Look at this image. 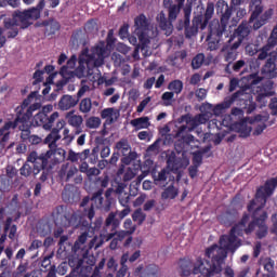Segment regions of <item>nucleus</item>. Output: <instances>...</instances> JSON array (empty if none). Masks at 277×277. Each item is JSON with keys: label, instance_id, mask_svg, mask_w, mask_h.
<instances>
[{"label": "nucleus", "instance_id": "24", "mask_svg": "<svg viewBox=\"0 0 277 277\" xmlns=\"http://www.w3.org/2000/svg\"><path fill=\"white\" fill-rule=\"evenodd\" d=\"M179 267H180V276H182V277L192 276V268H193V274H196V273H194V269L196 267V262L194 264V262H192L187 258L180 259Z\"/></svg>", "mask_w": 277, "mask_h": 277}, {"label": "nucleus", "instance_id": "28", "mask_svg": "<svg viewBox=\"0 0 277 277\" xmlns=\"http://www.w3.org/2000/svg\"><path fill=\"white\" fill-rule=\"evenodd\" d=\"M268 120H269V116L267 114H265V115H255L254 116V121L255 122H263V123H260L255 127L253 134L261 135V133H263V131H265L267 129V124H265V122H267Z\"/></svg>", "mask_w": 277, "mask_h": 277}, {"label": "nucleus", "instance_id": "22", "mask_svg": "<svg viewBox=\"0 0 277 277\" xmlns=\"http://www.w3.org/2000/svg\"><path fill=\"white\" fill-rule=\"evenodd\" d=\"M92 202H98L97 209L102 211H111V199H104L103 198V188L95 192L91 198Z\"/></svg>", "mask_w": 277, "mask_h": 277}, {"label": "nucleus", "instance_id": "49", "mask_svg": "<svg viewBox=\"0 0 277 277\" xmlns=\"http://www.w3.org/2000/svg\"><path fill=\"white\" fill-rule=\"evenodd\" d=\"M186 57H187V51L186 50L176 51L173 54V57L171 58V62H173V64H176L179 61L180 62H185Z\"/></svg>", "mask_w": 277, "mask_h": 277}, {"label": "nucleus", "instance_id": "43", "mask_svg": "<svg viewBox=\"0 0 277 277\" xmlns=\"http://www.w3.org/2000/svg\"><path fill=\"white\" fill-rule=\"evenodd\" d=\"M233 105V103L230 102V98L227 97L223 103L217 104L214 109L213 113L215 116H220V114H222L224 111V109H229V107Z\"/></svg>", "mask_w": 277, "mask_h": 277}, {"label": "nucleus", "instance_id": "30", "mask_svg": "<svg viewBox=\"0 0 277 277\" xmlns=\"http://www.w3.org/2000/svg\"><path fill=\"white\" fill-rule=\"evenodd\" d=\"M242 68H246V61L239 60L234 63L232 61L225 66V72H227V75H232L233 72H241Z\"/></svg>", "mask_w": 277, "mask_h": 277}, {"label": "nucleus", "instance_id": "47", "mask_svg": "<svg viewBox=\"0 0 277 277\" xmlns=\"http://www.w3.org/2000/svg\"><path fill=\"white\" fill-rule=\"evenodd\" d=\"M205 63V54L199 53L197 54L193 61H192V67L194 70H198V68H200L202 66V64Z\"/></svg>", "mask_w": 277, "mask_h": 277}, {"label": "nucleus", "instance_id": "31", "mask_svg": "<svg viewBox=\"0 0 277 277\" xmlns=\"http://www.w3.org/2000/svg\"><path fill=\"white\" fill-rule=\"evenodd\" d=\"M179 196V188L174 187V183L170 184L161 193L162 200H174Z\"/></svg>", "mask_w": 277, "mask_h": 277}, {"label": "nucleus", "instance_id": "44", "mask_svg": "<svg viewBox=\"0 0 277 277\" xmlns=\"http://www.w3.org/2000/svg\"><path fill=\"white\" fill-rule=\"evenodd\" d=\"M155 185H161V183H166L168 181V171L162 169L158 174H153Z\"/></svg>", "mask_w": 277, "mask_h": 277}, {"label": "nucleus", "instance_id": "34", "mask_svg": "<svg viewBox=\"0 0 277 277\" xmlns=\"http://www.w3.org/2000/svg\"><path fill=\"white\" fill-rule=\"evenodd\" d=\"M140 277H161L159 266L155 264L147 265Z\"/></svg>", "mask_w": 277, "mask_h": 277}, {"label": "nucleus", "instance_id": "8", "mask_svg": "<svg viewBox=\"0 0 277 277\" xmlns=\"http://www.w3.org/2000/svg\"><path fill=\"white\" fill-rule=\"evenodd\" d=\"M44 9V0H40L37 6L28 10H17L13 13V18L22 29H27L30 25H34V21L40 18V12Z\"/></svg>", "mask_w": 277, "mask_h": 277}, {"label": "nucleus", "instance_id": "48", "mask_svg": "<svg viewBox=\"0 0 277 277\" xmlns=\"http://www.w3.org/2000/svg\"><path fill=\"white\" fill-rule=\"evenodd\" d=\"M87 129H98L101 127V118L90 117L85 121Z\"/></svg>", "mask_w": 277, "mask_h": 277}, {"label": "nucleus", "instance_id": "41", "mask_svg": "<svg viewBox=\"0 0 277 277\" xmlns=\"http://www.w3.org/2000/svg\"><path fill=\"white\" fill-rule=\"evenodd\" d=\"M8 230H10L9 239H14V237H16L17 227L16 225H12V217H8L5 221L4 233H8Z\"/></svg>", "mask_w": 277, "mask_h": 277}, {"label": "nucleus", "instance_id": "9", "mask_svg": "<svg viewBox=\"0 0 277 277\" xmlns=\"http://www.w3.org/2000/svg\"><path fill=\"white\" fill-rule=\"evenodd\" d=\"M261 0H251L250 8H253L249 23H253L254 31H259L261 27L269 23V18L274 16V9H268L263 13V6Z\"/></svg>", "mask_w": 277, "mask_h": 277}, {"label": "nucleus", "instance_id": "20", "mask_svg": "<svg viewBox=\"0 0 277 277\" xmlns=\"http://www.w3.org/2000/svg\"><path fill=\"white\" fill-rule=\"evenodd\" d=\"M239 47H241L240 43H237L236 41L234 42H228L225 43L221 50L222 53H225L224 54V57H225V62H235V60H237V55H238V52H237V49H239Z\"/></svg>", "mask_w": 277, "mask_h": 277}, {"label": "nucleus", "instance_id": "45", "mask_svg": "<svg viewBox=\"0 0 277 277\" xmlns=\"http://www.w3.org/2000/svg\"><path fill=\"white\" fill-rule=\"evenodd\" d=\"M272 49H274V47L271 45L269 43H266L264 47H262V49H260L258 60H260V61L267 60L269 57V55L272 54V53H269V51H272Z\"/></svg>", "mask_w": 277, "mask_h": 277}, {"label": "nucleus", "instance_id": "25", "mask_svg": "<svg viewBox=\"0 0 277 277\" xmlns=\"http://www.w3.org/2000/svg\"><path fill=\"white\" fill-rule=\"evenodd\" d=\"M17 127L22 131L21 133L22 142H29L31 137V119H27V121L18 120Z\"/></svg>", "mask_w": 277, "mask_h": 277}, {"label": "nucleus", "instance_id": "54", "mask_svg": "<svg viewBox=\"0 0 277 277\" xmlns=\"http://www.w3.org/2000/svg\"><path fill=\"white\" fill-rule=\"evenodd\" d=\"M43 75L44 70L37 69L32 76V79H35L32 85H38V83H42V81L44 80Z\"/></svg>", "mask_w": 277, "mask_h": 277}, {"label": "nucleus", "instance_id": "42", "mask_svg": "<svg viewBox=\"0 0 277 277\" xmlns=\"http://www.w3.org/2000/svg\"><path fill=\"white\" fill-rule=\"evenodd\" d=\"M27 269H29V263L21 261L16 269L12 273V276L23 277V274H27Z\"/></svg>", "mask_w": 277, "mask_h": 277}, {"label": "nucleus", "instance_id": "62", "mask_svg": "<svg viewBox=\"0 0 277 277\" xmlns=\"http://www.w3.org/2000/svg\"><path fill=\"white\" fill-rule=\"evenodd\" d=\"M274 265H275L274 260H272V258H267V259L264 261V269H265V272H276V271L274 269Z\"/></svg>", "mask_w": 277, "mask_h": 277}, {"label": "nucleus", "instance_id": "55", "mask_svg": "<svg viewBox=\"0 0 277 277\" xmlns=\"http://www.w3.org/2000/svg\"><path fill=\"white\" fill-rule=\"evenodd\" d=\"M174 92L167 91L162 94L161 100L164 102V105H172V101L174 100Z\"/></svg>", "mask_w": 277, "mask_h": 277}, {"label": "nucleus", "instance_id": "35", "mask_svg": "<svg viewBox=\"0 0 277 277\" xmlns=\"http://www.w3.org/2000/svg\"><path fill=\"white\" fill-rule=\"evenodd\" d=\"M88 237H92V236H90V232L89 230H84L78 237V239L75 241L72 250L75 252H79V250H83V245L85 243V241H88Z\"/></svg>", "mask_w": 277, "mask_h": 277}, {"label": "nucleus", "instance_id": "15", "mask_svg": "<svg viewBox=\"0 0 277 277\" xmlns=\"http://www.w3.org/2000/svg\"><path fill=\"white\" fill-rule=\"evenodd\" d=\"M85 92H88L87 85L81 87L77 92V95H69V94L63 95L58 101L57 108L61 111H68L69 109L77 107V105H79V101L81 96H83Z\"/></svg>", "mask_w": 277, "mask_h": 277}, {"label": "nucleus", "instance_id": "14", "mask_svg": "<svg viewBox=\"0 0 277 277\" xmlns=\"http://www.w3.org/2000/svg\"><path fill=\"white\" fill-rule=\"evenodd\" d=\"M52 220H54L55 226H63L64 228L79 226V223L77 222V214L68 212L64 206H57L53 210Z\"/></svg>", "mask_w": 277, "mask_h": 277}, {"label": "nucleus", "instance_id": "5", "mask_svg": "<svg viewBox=\"0 0 277 277\" xmlns=\"http://www.w3.org/2000/svg\"><path fill=\"white\" fill-rule=\"evenodd\" d=\"M261 206L254 209L253 213L251 214L252 221L248 222L243 226L245 235H252L255 232V236L258 239H265L269 233V227L267 226V211L263 210L265 206L260 202Z\"/></svg>", "mask_w": 277, "mask_h": 277}, {"label": "nucleus", "instance_id": "50", "mask_svg": "<svg viewBox=\"0 0 277 277\" xmlns=\"http://www.w3.org/2000/svg\"><path fill=\"white\" fill-rule=\"evenodd\" d=\"M132 220L138 225H142L146 220V214H144V212H142L141 210H135L132 214Z\"/></svg>", "mask_w": 277, "mask_h": 277}, {"label": "nucleus", "instance_id": "1", "mask_svg": "<svg viewBox=\"0 0 277 277\" xmlns=\"http://www.w3.org/2000/svg\"><path fill=\"white\" fill-rule=\"evenodd\" d=\"M249 222L250 214L245 212L241 220L230 228L229 233L220 237V246L212 245L206 250V256L211 261L202 258L196 260L194 274H201L205 277H214L217 274H222V265H224L228 252L235 254L241 248V239L239 237L246 235L243 226Z\"/></svg>", "mask_w": 277, "mask_h": 277}, {"label": "nucleus", "instance_id": "37", "mask_svg": "<svg viewBox=\"0 0 277 277\" xmlns=\"http://www.w3.org/2000/svg\"><path fill=\"white\" fill-rule=\"evenodd\" d=\"M182 4H173L169 6L168 14H169V22L174 23V21L177 18L179 14H181Z\"/></svg>", "mask_w": 277, "mask_h": 277}, {"label": "nucleus", "instance_id": "36", "mask_svg": "<svg viewBox=\"0 0 277 277\" xmlns=\"http://www.w3.org/2000/svg\"><path fill=\"white\" fill-rule=\"evenodd\" d=\"M157 23H159L160 28L166 31L172 27V22L170 17H166V13L160 12L156 17Z\"/></svg>", "mask_w": 277, "mask_h": 277}, {"label": "nucleus", "instance_id": "64", "mask_svg": "<svg viewBox=\"0 0 277 277\" xmlns=\"http://www.w3.org/2000/svg\"><path fill=\"white\" fill-rule=\"evenodd\" d=\"M271 222L273 224L271 227V233L272 235H277V213L271 216Z\"/></svg>", "mask_w": 277, "mask_h": 277}, {"label": "nucleus", "instance_id": "7", "mask_svg": "<svg viewBox=\"0 0 277 277\" xmlns=\"http://www.w3.org/2000/svg\"><path fill=\"white\" fill-rule=\"evenodd\" d=\"M51 155H53V151L51 150L42 154L41 156H38V153L36 151H31L27 157V162L34 163V168L26 162L19 169V174L22 176H31V173H34V175L37 176V174H40L41 170H44L49 166Z\"/></svg>", "mask_w": 277, "mask_h": 277}, {"label": "nucleus", "instance_id": "63", "mask_svg": "<svg viewBox=\"0 0 277 277\" xmlns=\"http://www.w3.org/2000/svg\"><path fill=\"white\" fill-rule=\"evenodd\" d=\"M101 226H103V217L100 216L95 219L94 223H91V228L93 233H96V230H101Z\"/></svg>", "mask_w": 277, "mask_h": 277}, {"label": "nucleus", "instance_id": "6", "mask_svg": "<svg viewBox=\"0 0 277 277\" xmlns=\"http://www.w3.org/2000/svg\"><path fill=\"white\" fill-rule=\"evenodd\" d=\"M120 226V219L116 217V213L110 212L108 216L106 217L105 225L100 234L102 241H111L114 237H116L117 240L123 241L129 235H133V230L126 232V230H119L118 227Z\"/></svg>", "mask_w": 277, "mask_h": 277}, {"label": "nucleus", "instance_id": "12", "mask_svg": "<svg viewBox=\"0 0 277 277\" xmlns=\"http://www.w3.org/2000/svg\"><path fill=\"white\" fill-rule=\"evenodd\" d=\"M148 27H150V23L144 13L134 18V34L138 38L141 51H145L148 48V44H150V39H148Z\"/></svg>", "mask_w": 277, "mask_h": 277}, {"label": "nucleus", "instance_id": "23", "mask_svg": "<svg viewBox=\"0 0 277 277\" xmlns=\"http://www.w3.org/2000/svg\"><path fill=\"white\" fill-rule=\"evenodd\" d=\"M18 120H21V117L15 118L13 121L5 122L4 126L0 128L1 144L10 142V129H16L18 127Z\"/></svg>", "mask_w": 277, "mask_h": 277}, {"label": "nucleus", "instance_id": "56", "mask_svg": "<svg viewBox=\"0 0 277 277\" xmlns=\"http://www.w3.org/2000/svg\"><path fill=\"white\" fill-rule=\"evenodd\" d=\"M69 265L70 267H75V269H79L83 265V260L72 255L69 258Z\"/></svg>", "mask_w": 277, "mask_h": 277}, {"label": "nucleus", "instance_id": "61", "mask_svg": "<svg viewBox=\"0 0 277 277\" xmlns=\"http://www.w3.org/2000/svg\"><path fill=\"white\" fill-rule=\"evenodd\" d=\"M230 205L233 207H242L243 198L241 197V194H236L235 197L232 199Z\"/></svg>", "mask_w": 277, "mask_h": 277}, {"label": "nucleus", "instance_id": "3", "mask_svg": "<svg viewBox=\"0 0 277 277\" xmlns=\"http://www.w3.org/2000/svg\"><path fill=\"white\" fill-rule=\"evenodd\" d=\"M105 43L100 42L98 44L91 48L90 50L84 49L78 57V67L76 68V77L79 79L85 77V75H93L94 68H101L105 64Z\"/></svg>", "mask_w": 277, "mask_h": 277}, {"label": "nucleus", "instance_id": "26", "mask_svg": "<svg viewBox=\"0 0 277 277\" xmlns=\"http://www.w3.org/2000/svg\"><path fill=\"white\" fill-rule=\"evenodd\" d=\"M77 172H79V170L77 169V167L75 166H70L68 163L63 164L60 172H58V176L61 179L65 177V181L68 183V181H70L72 179V176H75V174H77Z\"/></svg>", "mask_w": 277, "mask_h": 277}, {"label": "nucleus", "instance_id": "38", "mask_svg": "<svg viewBox=\"0 0 277 277\" xmlns=\"http://www.w3.org/2000/svg\"><path fill=\"white\" fill-rule=\"evenodd\" d=\"M167 88L170 92H173V94L179 95L183 92V82L180 79H175L169 82Z\"/></svg>", "mask_w": 277, "mask_h": 277}, {"label": "nucleus", "instance_id": "57", "mask_svg": "<svg viewBox=\"0 0 277 277\" xmlns=\"http://www.w3.org/2000/svg\"><path fill=\"white\" fill-rule=\"evenodd\" d=\"M202 155L203 153L198 150L193 154V166H202Z\"/></svg>", "mask_w": 277, "mask_h": 277}, {"label": "nucleus", "instance_id": "33", "mask_svg": "<svg viewBox=\"0 0 277 277\" xmlns=\"http://www.w3.org/2000/svg\"><path fill=\"white\" fill-rule=\"evenodd\" d=\"M130 124L140 131L141 129H148L150 127V118L148 117H140L131 120Z\"/></svg>", "mask_w": 277, "mask_h": 277}, {"label": "nucleus", "instance_id": "51", "mask_svg": "<svg viewBox=\"0 0 277 277\" xmlns=\"http://www.w3.org/2000/svg\"><path fill=\"white\" fill-rule=\"evenodd\" d=\"M269 96H272V93L269 92H260L256 95V102L260 103L261 107H265V105H267V98H269Z\"/></svg>", "mask_w": 277, "mask_h": 277}, {"label": "nucleus", "instance_id": "21", "mask_svg": "<svg viewBox=\"0 0 277 277\" xmlns=\"http://www.w3.org/2000/svg\"><path fill=\"white\" fill-rule=\"evenodd\" d=\"M64 129V122L60 121L56 123V128L52 129L51 133L44 138V144H48L50 148L57 146V141L62 138L60 130Z\"/></svg>", "mask_w": 277, "mask_h": 277}, {"label": "nucleus", "instance_id": "11", "mask_svg": "<svg viewBox=\"0 0 277 277\" xmlns=\"http://www.w3.org/2000/svg\"><path fill=\"white\" fill-rule=\"evenodd\" d=\"M38 96V92H31L21 104V106L15 108L16 117L21 118L22 122H27V120H31L34 118V111H38L42 104L36 102L34 104L32 101Z\"/></svg>", "mask_w": 277, "mask_h": 277}, {"label": "nucleus", "instance_id": "10", "mask_svg": "<svg viewBox=\"0 0 277 277\" xmlns=\"http://www.w3.org/2000/svg\"><path fill=\"white\" fill-rule=\"evenodd\" d=\"M229 101L232 105L238 102V105L245 109L246 114H252L256 109V102H254V95H252V88L250 85H245L232 94Z\"/></svg>", "mask_w": 277, "mask_h": 277}, {"label": "nucleus", "instance_id": "19", "mask_svg": "<svg viewBox=\"0 0 277 277\" xmlns=\"http://www.w3.org/2000/svg\"><path fill=\"white\" fill-rule=\"evenodd\" d=\"M277 56L274 53L269 54V57L266 60L265 65L262 67V75L268 79H276L277 68H276Z\"/></svg>", "mask_w": 277, "mask_h": 277}, {"label": "nucleus", "instance_id": "59", "mask_svg": "<svg viewBox=\"0 0 277 277\" xmlns=\"http://www.w3.org/2000/svg\"><path fill=\"white\" fill-rule=\"evenodd\" d=\"M129 259H130L129 253H123L120 259V265H121L120 272H122L123 274H127V269H129V266H127Z\"/></svg>", "mask_w": 277, "mask_h": 277}, {"label": "nucleus", "instance_id": "29", "mask_svg": "<svg viewBox=\"0 0 277 277\" xmlns=\"http://www.w3.org/2000/svg\"><path fill=\"white\" fill-rule=\"evenodd\" d=\"M68 124L70 127H74L76 135H79V133H83V117L80 115H72L68 119Z\"/></svg>", "mask_w": 277, "mask_h": 277}, {"label": "nucleus", "instance_id": "60", "mask_svg": "<svg viewBox=\"0 0 277 277\" xmlns=\"http://www.w3.org/2000/svg\"><path fill=\"white\" fill-rule=\"evenodd\" d=\"M267 43L273 45V48L276 47V44H277V25L273 28L271 36L267 39Z\"/></svg>", "mask_w": 277, "mask_h": 277}, {"label": "nucleus", "instance_id": "46", "mask_svg": "<svg viewBox=\"0 0 277 277\" xmlns=\"http://www.w3.org/2000/svg\"><path fill=\"white\" fill-rule=\"evenodd\" d=\"M115 111L116 109L114 108H105L101 111V118L103 120L108 119L109 124H113Z\"/></svg>", "mask_w": 277, "mask_h": 277}, {"label": "nucleus", "instance_id": "18", "mask_svg": "<svg viewBox=\"0 0 277 277\" xmlns=\"http://www.w3.org/2000/svg\"><path fill=\"white\" fill-rule=\"evenodd\" d=\"M186 132L187 126H181L175 133V137H181V140H177L174 144L177 153H181L186 144H192V142H194V135L185 134Z\"/></svg>", "mask_w": 277, "mask_h": 277}, {"label": "nucleus", "instance_id": "52", "mask_svg": "<svg viewBox=\"0 0 277 277\" xmlns=\"http://www.w3.org/2000/svg\"><path fill=\"white\" fill-rule=\"evenodd\" d=\"M83 30L82 29H78L76 31L72 32L71 35V40L74 42V44H81L82 40H83Z\"/></svg>", "mask_w": 277, "mask_h": 277}, {"label": "nucleus", "instance_id": "32", "mask_svg": "<svg viewBox=\"0 0 277 277\" xmlns=\"http://www.w3.org/2000/svg\"><path fill=\"white\" fill-rule=\"evenodd\" d=\"M181 122H185L188 127V131H194L195 129H198L200 127V123H198L197 117H192V115L186 114L180 118Z\"/></svg>", "mask_w": 277, "mask_h": 277}, {"label": "nucleus", "instance_id": "13", "mask_svg": "<svg viewBox=\"0 0 277 277\" xmlns=\"http://www.w3.org/2000/svg\"><path fill=\"white\" fill-rule=\"evenodd\" d=\"M53 111V105L48 104L42 107V110L34 116L32 124L34 127H42L45 131H51L53 129V122L60 118V113L54 111L50 117L49 114Z\"/></svg>", "mask_w": 277, "mask_h": 277}, {"label": "nucleus", "instance_id": "58", "mask_svg": "<svg viewBox=\"0 0 277 277\" xmlns=\"http://www.w3.org/2000/svg\"><path fill=\"white\" fill-rule=\"evenodd\" d=\"M192 16V4H187L184 6V25H189Z\"/></svg>", "mask_w": 277, "mask_h": 277}, {"label": "nucleus", "instance_id": "53", "mask_svg": "<svg viewBox=\"0 0 277 277\" xmlns=\"http://www.w3.org/2000/svg\"><path fill=\"white\" fill-rule=\"evenodd\" d=\"M118 200L121 207H129V202H131V195L129 193H123L119 195Z\"/></svg>", "mask_w": 277, "mask_h": 277}, {"label": "nucleus", "instance_id": "27", "mask_svg": "<svg viewBox=\"0 0 277 277\" xmlns=\"http://www.w3.org/2000/svg\"><path fill=\"white\" fill-rule=\"evenodd\" d=\"M90 203V197H84L80 203V207L83 209V215L92 222L94 220V215H96V212L94 211V203H91L88 208V205Z\"/></svg>", "mask_w": 277, "mask_h": 277}, {"label": "nucleus", "instance_id": "2", "mask_svg": "<svg viewBox=\"0 0 277 277\" xmlns=\"http://www.w3.org/2000/svg\"><path fill=\"white\" fill-rule=\"evenodd\" d=\"M216 14H221V19H213L209 24V34L207 37L209 51H217L220 49V42H222V36L226 34V27H228L232 14L227 1L219 0L216 2Z\"/></svg>", "mask_w": 277, "mask_h": 277}, {"label": "nucleus", "instance_id": "4", "mask_svg": "<svg viewBox=\"0 0 277 277\" xmlns=\"http://www.w3.org/2000/svg\"><path fill=\"white\" fill-rule=\"evenodd\" d=\"M196 10L197 12L194 13L193 25L189 26V24H184L186 38H194V36L198 34V29H207L209 21L213 18V14H215V4H213V2H208L206 11L205 6L201 5H198Z\"/></svg>", "mask_w": 277, "mask_h": 277}, {"label": "nucleus", "instance_id": "39", "mask_svg": "<svg viewBox=\"0 0 277 277\" xmlns=\"http://www.w3.org/2000/svg\"><path fill=\"white\" fill-rule=\"evenodd\" d=\"M116 149L120 150L122 155H129L131 153V145L127 138H121L116 143Z\"/></svg>", "mask_w": 277, "mask_h": 277}, {"label": "nucleus", "instance_id": "17", "mask_svg": "<svg viewBox=\"0 0 277 277\" xmlns=\"http://www.w3.org/2000/svg\"><path fill=\"white\" fill-rule=\"evenodd\" d=\"M250 23L242 21L234 30L233 35H230L228 42L241 44L250 36Z\"/></svg>", "mask_w": 277, "mask_h": 277}, {"label": "nucleus", "instance_id": "16", "mask_svg": "<svg viewBox=\"0 0 277 277\" xmlns=\"http://www.w3.org/2000/svg\"><path fill=\"white\" fill-rule=\"evenodd\" d=\"M167 166L171 172H179V170H184L189 166V159L185 157V154L182 156H176V153L172 151L167 158Z\"/></svg>", "mask_w": 277, "mask_h": 277}, {"label": "nucleus", "instance_id": "40", "mask_svg": "<svg viewBox=\"0 0 277 277\" xmlns=\"http://www.w3.org/2000/svg\"><path fill=\"white\" fill-rule=\"evenodd\" d=\"M79 111L81 114H90L92 111V100L84 97L79 103Z\"/></svg>", "mask_w": 277, "mask_h": 277}]
</instances>
